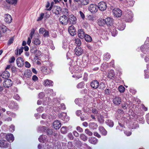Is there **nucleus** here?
Returning a JSON list of instances; mask_svg holds the SVG:
<instances>
[{
	"instance_id": "nucleus-56",
	"label": "nucleus",
	"mask_w": 149,
	"mask_h": 149,
	"mask_svg": "<svg viewBox=\"0 0 149 149\" xmlns=\"http://www.w3.org/2000/svg\"><path fill=\"white\" fill-rule=\"evenodd\" d=\"M91 117H92V118H94V117L93 116H92Z\"/></svg>"
},
{
	"instance_id": "nucleus-34",
	"label": "nucleus",
	"mask_w": 149,
	"mask_h": 149,
	"mask_svg": "<svg viewBox=\"0 0 149 149\" xmlns=\"http://www.w3.org/2000/svg\"><path fill=\"white\" fill-rule=\"evenodd\" d=\"M38 77L36 75H34L32 77V79L34 81H36L38 80Z\"/></svg>"
},
{
	"instance_id": "nucleus-57",
	"label": "nucleus",
	"mask_w": 149,
	"mask_h": 149,
	"mask_svg": "<svg viewBox=\"0 0 149 149\" xmlns=\"http://www.w3.org/2000/svg\"><path fill=\"white\" fill-rule=\"evenodd\" d=\"M1 77H2L1 76H0V81L1 80Z\"/></svg>"
},
{
	"instance_id": "nucleus-1",
	"label": "nucleus",
	"mask_w": 149,
	"mask_h": 149,
	"mask_svg": "<svg viewBox=\"0 0 149 149\" xmlns=\"http://www.w3.org/2000/svg\"><path fill=\"white\" fill-rule=\"evenodd\" d=\"M13 83L12 81L10 79H6L3 83V85L5 88H9L11 86Z\"/></svg>"
},
{
	"instance_id": "nucleus-49",
	"label": "nucleus",
	"mask_w": 149,
	"mask_h": 149,
	"mask_svg": "<svg viewBox=\"0 0 149 149\" xmlns=\"http://www.w3.org/2000/svg\"><path fill=\"white\" fill-rule=\"evenodd\" d=\"M10 65H8L7 66L6 69H9L10 68Z\"/></svg>"
},
{
	"instance_id": "nucleus-59",
	"label": "nucleus",
	"mask_w": 149,
	"mask_h": 149,
	"mask_svg": "<svg viewBox=\"0 0 149 149\" xmlns=\"http://www.w3.org/2000/svg\"><path fill=\"white\" fill-rule=\"evenodd\" d=\"M86 131L88 132V131L86 130Z\"/></svg>"
},
{
	"instance_id": "nucleus-58",
	"label": "nucleus",
	"mask_w": 149,
	"mask_h": 149,
	"mask_svg": "<svg viewBox=\"0 0 149 149\" xmlns=\"http://www.w3.org/2000/svg\"><path fill=\"white\" fill-rule=\"evenodd\" d=\"M3 111H5V109H3Z\"/></svg>"
},
{
	"instance_id": "nucleus-31",
	"label": "nucleus",
	"mask_w": 149,
	"mask_h": 149,
	"mask_svg": "<svg viewBox=\"0 0 149 149\" xmlns=\"http://www.w3.org/2000/svg\"><path fill=\"white\" fill-rule=\"evenodd\" d=\"M61 132L63 133H65L67 132V130L66 128L65 127H63L61 129Z\"/></svg>"
},
{
	"instance_id": "nucleus-52",
	"label": "nucleus",
	"mask_w": 149,
	"mask_h": 149,
	"mask_svg": "<svg viewBox=\"0 0 149 149\" xmlns=\"http://www.w3.org/2000/svg\"><path fill=\"white\" fill-rule=\"evenodd\" d=\"M2 52H2V50H0V55H1V54L2 53Z\"/></svg>"
},
{
	"instance_id": "nucleus-43",
	"label": "nucleus",
	"mask_w": 149,
	"mask_h": 149,
	"mask_svg": "<svg viewBox=\"0 0 149 149\" xmlns=\"http://www.w3.org/2000/svg\"><path fill=\"white\" fill-rule=\"evenodd\" d=\"M49 6H50V3L48 2H47V5H46V8H48Z\"/></svg>"
},
{
	"instance_id": "nucleus-6",
	"label": "nucleus",
	"mask_w": 149,
	"mask_h": 149,
	"mask_svg": "<svg viewBox=\"0 0 149 149\" xmlns=\"http://www.w3.org/2000/svg\"><path fill=\"white\" fill-rule=\"evenodd\" d=\"M39 33L40 34L43 35V36L44 37H48L49 36V31L45 30L44 28H41L39 29Z\"/></svg>"
},
{
	"instance_id": "nucleus-23",
	"label": "nucleus",
	"mask_w": 149,
	"mask_h": 149,
	"mask_svg": "<svg viewBox=\"0 0 149 149\" xmlns=\"http://www.w3.org/2000/svg\"><path fill=\"white\" fill-rule=\"evenodd\" d=\"M84 38H85V40L87 42H91L92 40V39L91 37L90 36H89L88 34H85V36Z\"/></svg>"
},
{
	"instance_id": "nucleus-29",
	"label": "nucleus",
	"mask_w": 149,
	"mask_h": 149,
	"mask_svg": "<svg viewBox=\"0 0 149 149\" xmlns=\"http://www.w3.org/2000/svg\"><path fill=\"white\" fill-rule=\"evenodd\" d=\"M75 43L78 46H80L81 44V42L80 40L78 38L76 39Z\"/></svg>"
},
{
	"instance_id": "nucleus-30",
	"label": "nucleus",
	"mask_w": 149,
	"mask_h": 149,
	"mask_svg": "<svg viewBox=\"0 0 149 149\" xmlns=\"http://www.w3.org/2000/svg\"><path fill=\"white\" fill-rule=\"evenodd\" d=\"M2 29L3 32H6L8 31V29L5 26H3L2 27Z\"/></svg>"
},
{
	"instance_id": "nucleus-42",
	"label": "nucleus",
	"mask_w": 149,
	"mask_h": 149,
	"mask_svg": "<svg viewBox=\"0 0 149 149\" xmlns=\"http://www.w3.org/2000/svg\"><path fill=\"white\" fill-rule=\"evenodd\" d=\"M24 49L26 51H28L29 50V47L27 46H25L24 47Z\"/></svg>"
},
{
	"instance_id": "nucleus-12",
	"label": "nucleus",
	"mask_w": 149,
	"mask_h": 149,
	"mask_svg": "<svg viewBox=\"0 0 149 149\" xmlns=\"http://www.w3.org/2000/svg\"><path fill=\"white\" fill-rule=\"evenodd\" d=\"M53 126L55 129H58L61 127V123L58 121H55L53 123Z\"/></svg>"
},
{
	"instance_id": "nucleus-5",
	"label": "nucleus",
	"mask_w": 149,
	"mask_h": 149,
	"mask_svg": "<svg viewBox=\"0 0 149 149\" xmlns=\"http://www.w3.org/2000/svg\"><path fill=\"white\" fill-rule=\"evenodd\" d=\"M107 4L104 2H101L98 4V8L101 11H104L107 8Z\"/></svg>"
},
{
	"instance_id": "nucleus-32",
	"label": "nucleus",
	"mask_w": 149,
	"mask_h": 149,
	"mask_svg": "<svg viewBox=\"0 0 149 149\" xmlns=\"http://www.w3.org/2000/svg\"><path fill=\"white\" fill-rule=\"evenodd\" d=\"M31 72H30V71H28L27 73L26 74H26H25L26 77L28 78L29 77H30L31 76Z\"/></svg>"
},
{
	"instance_id": "nucleus-44",
	"label": "nucleus",
	"mask_w": 149,
	"mask_h": 149,
	"mask_svg": "<svg viewBox=\"0 0 149 149\" xmlns=\"http://www.w3.org/2000/svg\"><path fill=\"white\" fill-rule=\"evenodd\" d=\"M32 71L35 74H36L37 73V72H36V70L34 69V68H33L32 69Z\"/></svg>"
},
{
	"instance_id": "nucleus-3",
	"label": "nucleus",
	"mask_w": 149,
	"mask_h": 149,
	"mask_svg": "<svg viewBox=\"0 0 149 149\" xmlns=\"http://www.w3.org/2000/svg\"><path fill=\"white\" fill-rule=\"evenodd\" d=\"M89 9L91 12L94 13L97 11L98 7L96 4H92L90 5Z\"/></svg>"
},
{
	"instance_id": "nucleus-13",
	"label": "nucleus",
	"mask_w": 149,
	"mask_h": 149,
	"mask_svg": "<svg viewBox=\"0 0 149 149\" xmlns=\"http://www.w3.org/2000/svg\"><path fill=\"white\" fill-rule=\"evenodd\" d=\"M85 34L84 32L82 29H79L78 31V37L81 39H83Z\"/></svg>"
},
{
	"instance_id": "nucleus-16",
	"label": "nucleus",
	"mask_w": 149,
	"mask_h": 149,
	"mask_svg": "<svg viewBox=\"0 0 149 149\" xmlns=\"http://www.w3.org/2000/svg\"><path fill=\"white\" fill-rule=\"evenodd\" d=\"M105 24L107 25L111 26L112 24L113 19L110 17H107L104 19Z\"/></svg>"
},
{
	"instance_id": "nucleus-39",
	"label": "nucleus",
	"mask_w": 149,
	"mask_h": 149,
	"mask_svg": "<svg viewBox=\"0 0 149 149\" xmlns=\"http://www.w3.org/2000/svg\"><path fill=\"white\" fill-rule=\"evenodd\" d=\"M110 91L109 89H106L105 90V93L106 94H108L110 93Z\"/></svg>"
},
{
	"instance_id": "nucleus-8",
	"label": "nucleus",
	"mask_w": 149,
	"mask_h": 149,
	"mask_svg": "<svg viewBox=\"0 0 149 149\" xmlns=\"http://www.w3.org/2000/svg\"><path fill=\"white\" fill-rule=\"evenodd\" d=\"M68 31L70 34L72 36L75 35L76 33V31L74 26H71L68 28Z\"/></svg>"
},
{
	"instance_id": "nucleus-47",
	"label": "nucleus",
	"mask_w": 149,
	"mask_h": 149,
	"mask_svg": "<svg viewBox=\"0 0 149 149\" xmlns=\"http://www.w3.org/2000/svg\"><path fill=\"white\" fill-rule=\"evenodd\" d=\"M26 44V42L25 41H23L22 43V45L25 46Z\"/></svg>"
},
{
	"instance_id": "nucleus-7",
	"label": "nucleus",
	"mask_w": 149,
	"mask_h": 149,
	"mask_svg": "<svg viewBox=\"0 0 149 149\" xmlns=\"http://www.w3.org/2000/svg\"><path fill=\"white\" fill-rule=\"evenodd\" d=\"M4 21L7 23H11L12 21V18L11 16L8 14H6L4 15Z\"/></svg>"
},
{
	"instance_id": "nucleus-41",
	"label": "nucleus",
	"mask_w": 149,
	"mask_h": 149,
	"mask_svg": "<svg viewBox=\"0 0 149 149\" xmlns=\"http://www.w3.org/2000/svg\"><path fill=\"white\" fill-rule=\"evenodd\" d=\"M49 81L48 80H47L45 81V85H48L49 84L48 82H49Z\"/></svg>"
},
{
	"instance_id": "nucleus-27",
	"label": "nucleus",
	"mask_w": 149,
	"mask_h": 149,
	"mask_svg": "<svg viewBox=\"0 0 149 149\" xmlns=\"http://www.w3.org/2000/svg\"><path fill=\"white\" fill-rule=\"evenodd\" d=\"M114 76V73L113 71L110 72L108 74V77L111 79Z\"/></svg>"
},
{
	"instance_id": "nucleus-25",
	"label": "nucleus",
	"mask_w": 149,
	"mask_h": 149,
	"mask_svg": "<svg viewBox=\"0 0 149 149\" xmlns=\"http://www.w3.org/2000/svg\"><path fill=\"white\" fill-rule=\"evenodd\" d=\"M81 4L83 5L88 4L89 2V0H80Z\"/></svg>"
},
{
	"instance_id": "nucleus-40",
	"label": "nucleus",
	"mask_w": 149,
	"mask_h": 149,
	"mask_svg": "<svg viewBox=\"0 0 149 149\" xmlns=\"http://www.w3.org/2000/svg\"><path fill=\"white\" fill-rule=\"evenodd\" d=\"M63 12H64V14L66 15H67L68 13V10L66 9H65V11H63Z\"/></svg>"
},
{
	"instance_id": "nucleus-21",
	"label": "nucleus",
	"mask_w": 149,
	"mask_h": 149,
	"mask_svg": "<svg viewBox=\"0 0 149 149\" xmlns=\"http://www.w3.org/2000/svg\"><path fill=\"white\" fill-rule=\"evenodd\" d=\"M104 20L103 19H99L98 20V24L101 26H104L105 25Z\"/></svg>"
},
{
	"instance_id": "nucleus-55",
	"label": "nucleus",
	"mask_w": 149,
	"mask_h": 149,
	"mask_svg": "<svg viewBox=\"0 0 149 149\" xmlns=\"http://www.w3.org/2000/svg\"><path fill=\"white\" fill-rule=\"evenodd\" d=\"M67 0H64V2H66L67 1Z\"/></svg>"
},
{
	"instance_id": "nucleus-46",
	"label": "nucleus",
	"mask_w": 149,
	"mask_h": 149,
	"mask_svg": "<svg viewBox=\"0 0 149 149\" xmlns=\"http://www.w3.org/2000/svg\"><path fill=\"white\" fill-rule=\"evenodd\" d=\"M93 17H92L91 16H90V17H89V20H90L93 21Z\"/></svg>"
},
{
	"instance_id": "nucleus-24",
	"label": "nucleus",
	"mask_w": 149,
	"mask_h": 149,
	"mask_svg": "<svg viewBox=\"0 0 149 149\" xmlns=\"http://www.w3.org/2000/svg\"><path fill=\"white\" fill-rule=\"evenodd\" d=\"M9 76V74L7 72H3L1 75V77L4 78H6Z\"/></svg>"
},
{
	"instance_id": "nucleus-51",
	"label": "nucleus",
	"mask_w": 149,
	"mask_h": 149,
	"mask_svg": "<svg viewBox=\"0 0 149 149\" xmlns=\"http://www.w3.org/2000/svg\"><path fill=\"white\" fill-rule=\"evenodd\" d=\"M54 1L56 3H57L58 2H59L58 0H54Z\"/></svg>"
},
{
	"instance_id": "nucleus-10",
	"label": "nucleus",
	"mask_w": 149,
	"mask_h": 149,
	"mask_svg": "<svg viewBox=\"0 0 149 149\" xmlns=\"http://www.w3.org/2000/svg\"><path fill=\"white\" fill-rule=\"evenodd\" d=\"M17 64L18 67H21L24 65V61L21 58H18L17 59Z\"/></svg>"
},
{
	"instance_id": "nucleus-54",
	"label": "nucleus",
	"mask_w": 149,
	"mask_h": 149,
	"mask_svg": "<svg viewBox=\"0 0 149 149\" xmlns=\"http://www.w3.org/2000/svg\"><path fill=\"white\" fill-rule=\"evenodd\" d=\"M1 31H0V38L1 37Z\"/></svg>"
},
{
	"instance_id": "nucleus-26",
	"label": "nucleus",
	"mask_w": 149,
	"mask_h": 149,
	"mask_svg": "<svg viewBox=\"0 0 149 149\" xmlns=\"http://www.w3.org/2000/svg\"><path fill=\"white\" fill-rule=\"evenodd\" d=\"M118 90L120 92H123L125 91V88L123 86H120L119 87Z\"/></svg>"
},
{
	"instance_id": "nucleus-2",
	"label": "nucleus",
	"mask_w": 149,
	"mask_h": 149,
	"mask_svg": "<svg viewBox=\"0 0 149 149\" xmlns=\"http://www.w3.org/2000/svg\"><path fill=\"white\" fill-rule=\"evenodd\" d=\"M113 13L115 16L116 17H120L122 14L121 10L118 8L114 9L113 10Z\"/></svg>"
},
{
	"instance_id": "nucleus-17",
	"label": "nucleus",
	"mask_w": 149,
	"mask_h": 149,
	"mask_svg": "<svg viewBox=\"0 0 149 149\" xmlns=\"http://www.w3.org/2000/svg\"><path fill=\"white\" fill-rule=\"evenodd\" d=\"M34 31H32L30 33L29 35V37L28 38V40L27 41V44L28 45H29L30 44L31 42V40L33 37V35L34 34Z\"/></svg>"
},
{
	"instance_id": "nucleus-4",
	"label": "nucleus",
	"mask_w": 149,
	"mask_h": 149,
	"mask_svg": "<svg viewBox=\"0 0 149 149\" xmlns=\"http://www.w3.org/2000/svg\"><path fill=\"white\" fill-rule=\"evenodd\" d=\"M68 19L65 15L61 17L60 18V21L62 24H67L68 22Z\"/></svg>"
},
{
	"instance_id": "nucleus-28",
	"label": "nucleus",
	"mask_w": 149,
	"mask_h": 149,
	"mask_svg": "<svg viewBox=\"0 0 149 149\" xmlns=\"http://www.w3.org/2000/svg\"><path fill=\"white\" fill-rule=\"evenodd\" d=\"M44 14L43 13H41L40 15V16L37 19L38 21H39L41 20L43 18L44 16Z\"/></svg>"
},
{
	"instance_id": "nucleus-19",
	"label": "nucleus",
	"mask_w": 149,
	"mask_h": 149,
	"mask_svg": "<svg viewBox=\"0 0 149 149\" xmlns=\"http://www.w3.org/2000/svg\"><path fill=\"white\" fill-rule=\"evenodd\" d=\"M6 1L10 4L15 5L17 4V0H6Z\"/></svg>"
},
{
	"instance_id": "nucleus-45",
	"label": "nucleus",
	"mask_w": 149,
	"mask_h": 149,
	"mask_svg": "<svg viewBox=\"0 0 149 149\" xmlns=\"http://www.w3.org/2000/svg\"><path fill=\"white\" fill-rule=\"evenodd\" d=\"M23 50L22 49H19V54H20L22 52Z\"/></svg>"
},
{
	"instance_id": "nucleus-15",
	"label": "nucleus",
	"mask_w": 149,
	"mask_h": 149,
	"mask_svg": "<svg viewBox=\"0 0 149 149\" xmlns=\"http://www.w3.org/2000/svg\"><path fill=\"white\" fill-rule=\"evenodd\" d=\"M98 82L97 81H93L91 83V86L93 88H96L98 87Z\"/></svg>"
},
{
	"instance_id": "nucleus-53",
	"label": "nucleus",
	"mask_w": 149,
	"mask_h": 149,
	"mask_svg": "<svg viewBox=\"0 0 149 149\" xmlns=\"http://www.w3.org/2000/svg\"><path fill=\"white\" fill-rule=\"evenodd\" d=\"M74 1L76 2H78L79 0H74Z\"/></svg>"
},
{
	"instance_id": "nucleus-18",
	"label": "nucleus",
	"mask_w": 149,
	"mask_h": 149,
	"mask_svg": "<svg viewBox=\"0 0 149 149\" xmlns=\"http://www.w3.org/2000/svg\"><path fill=\"white\" fill-rule=\"evenodd\" d=\"M6 139L9 142H12L14 140L13 136L11 134H8L6 136Z\"/></svg>"
},
{
	"instance_id": "nucleus-20",
	"label": "nucleus",
	"mask_w": 149,
	"mask_h": 149,
	"mask_svg": "<svg viewBox=\"0 0 149 149\" xmlns=\"http://www.w3.org/2000/svg\"><path fill=\"white\" fill-rule=\"evenodd\" d=\"M114 103L116 104H119L121 102V100L120 98L116 97L113 100Z\"/></svg>"
},
{
	"instance_id": "nucleus-36",
	"label": "nucleus",
	"mask_w": 149,
	"mask_h": 149,
	"mask_svg": "<svg viewBox=\"0 0 149 149\" xmlns=\"http://www.w3.org/2000/svg\"><path fill=\"white\" fill-rule=\"evenodd\" d=\"M15 60V58L14 57H12L10 60V62L11 63L13 62Z\"/></svg>"
},
{
	"instance_id": "nucleus-22",
	"label": "nucleus",
	"mask_w": 149,
	"mask_h": 149,
	"mask_svg": "<svg viewBox=\"0 0 149 149\" xmlns=\"http://www.w3.org/2000/svg\"><path fill=\"white\" fill-rule=\"evenodd\" d=\"M33 42L36 45H38L40 44L41 41L39 39L35 38L33 40Z\"/></svg>"
},
{
	"instance_id": "nucleus-48",
	"label": "nucleus",
	"mask_w": 149,
	"mask_h": 149,
	"mask_svg": "<svg viewBox=\"0 0 149 149\" xmlns=\"http://www.w3.org/2000/svg\"><path fill=\"white\" fill-rule=\"evenodd\" d=\"M3 90V88L2 87L0 86V92L2 91Z\"/></svg>"
},
{
	"instance_id": "nucleus-11",
	"label": "nucleus",
	"mask_w": 149,
	"mask_h": 149,
	"mask_svg": "<svg viewBox=\"0 0 149 149\" xmlns=\"http://www.w3.org/2000/svg\"><path fill=\"white\" fill-rule=\"evenodd\" d=\"M69 21L72 24H75L76 22V19L73 15H70L69 16Z\"/></svg>"
},
{
	"instance_id": "nucleus-14",
	"label": "nucleus",
	"mask_w": 149,
	"mask_h": 149,
	"mask_svg": "<svg viewBox=\"0 0 149 149\" xmlns=\"http://www.w3.org/2000/svg\"><path fill=\"white\" fill-rule=\"evenodd\" d=\"M75 54L77 55L80 56L83 52V50L79 47H77L75 50Z\"/></svg>"
},
{
	"instance_id": "nucleus-50",
	"label": "nucleus",
	"mask_w": 149,
	"mask_h": 149,
	"mask_svg": "<svg viewBox=\"0 0 149 149\" xmlns=\"http://www.w3.org/2000/svg\"><path fill=\"white\" fill-rule=\"evenodd\" d=\"M90 135H91L92 134V133L91 132H89L88 134Z\"/></svg>"
},
{
	"instance_id": "nucleus-37",
	"label": "nucleus",
	"mask_w": 149,
	"mask_h": 149,
	"mask_svg": "<svg viewBox=\"0 0 149 149\" xmlns=\"http://www.w3.org/2000/svg\"><path fill=\"white\" fill-rule=\"evenodd\" d=\"M53 4H54V3L52 2L51 4V6L49 8L47 9V10H51L52 9V7L53 6Z\"/></svg>"
},
{
	"instance_id": "nucleus-33",
	"label": "nucleus",
	"mask_w": 149,
	"mask_h": 149,
	"mask_svg": "<svg viewBox=\"0 0 149 149\" xmlns=\"http://www.w3.org/2000/svg\"><path fill=\"white\" fill-rule=\"evenodd\" d=\"M80 15L82 19H84L85 18V15L81 11H80Z\"/></svg>"
},
{
	"instance_id": "nucleus-38",
	"label": "nucleus",
	"mask_w": 149,
	"mask_h": 149,
	"mask_svg": "<svg viewBox=\"0 0 149 149\" xmlns=\"http://www.w3.org/2000/svg\"><path fill=\"white\" fill-rule=\"evenodd\" d=\"M13 40H14V39L13 38H11V39H10L9 40V43L10 44H11L12 43H13Z\"/></svg>"
},
{
	"instance_id": "nucleus-35",
	"label": "nucleus",
	"mask_w": 149,
	"mask_h": 149,
	"mask_svg": "<svg viewBox=\"0 0 149 149\" xmlns=\"http://www.w3.org/2000/svg\"><path fill=\"white\" fill-rule=\"evenodd\" d=\"M25 66L27 68H29L30 67V64L28 62H26Z\"/></svg>"
},
{
	"instance_id": "nucleus-9",
	"label": "nucleus",
	"mask_w": 149,
	"mask_h": 149,
	"mask_svg": "<svg viewBox=\"0 0 149 149\" xmlns=\"http://www.w3.org/2000/svg\"><path fill=\"white\" fill-rule=\"evenodd\" d=\"M61 11V9L59 6H55L52 10V12L56 15L59 14Z\"/></svg>"
}]
</instances>
